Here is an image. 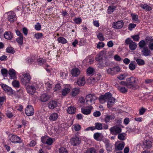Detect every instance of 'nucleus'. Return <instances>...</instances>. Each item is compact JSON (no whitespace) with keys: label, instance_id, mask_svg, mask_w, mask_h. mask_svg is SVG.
<instances>
[{"label":"nucleus","instance_id":"5fc2aeb1","mask_svg":"<svg viewBox=\"0 0 153 153\" xmlns=\"http://www.w3.org/2000/svg\"><path fill=\"white\" fill-rule=\"evenodd\" d=\"M6 52L8 53H14L15 51L14 50L13 48L9 47L6 49Z\"/></svg>","mask_w":153,"mask_h":153},{"label":"nucleus","instance_id":"72a5a7b5","mask_svg":"<svg viewBox=\"0 0 153 153\" xmlns=\"http://www.w3.org/2000/svg\"><path fill=\"white\" fill-rule=\"evenodd\" d=\"M129 48L131 50H135L137 47L136 43L134 42H133L129 45Z\"/></svg>","mask_w":153,"mask_h":153},{"label":"nucleus","instance_id":"052dcab7","mask_svg":"<svg viewBox=\"0 0 153 153\" xmlns=\"http://www.w3.org/2000/svg\"><path fill=\"white\" fill-rule=\"evenodd\" d=\"M146 44L145 41L143 40H141L139 43L138 45L140 47L143 48Z\"/></svg>","mask_w":153,"mask_h":153},{"label":"nucleus","instance_id":"69168bd1","mask_svg":"<svg viewBox=\"0 0 153 153\" xmlns=\"http://www.w3.org/2000/svg\"><path fill=\"white\" fill-rule=\"evenodd\" d=\"M52 84H50L49 82H47L45 83L46 88L48 90H49L52 87Z\"/></svg>","mask_w":153,"mask_h":153},{"label":"nucleus","instance_id":"09e8293b","mask_svg":"<svg viewBox=\"0 0 153 153\" xmlns=\"http://www.w3.org/2000/svg\"><path fill=\"white\" fill-rule=\"evenodd\" d=\"M6 100V97L4 96L0 97V108H1L4 103V102Z\"/></svg>","mask_w":153,"mask_h":153},{"label":"nucleus","instance_id":"a211bd4d","mask_svg":"<svg viewBox=\"0 0 153 153\" xmlns=\"http://www.w3.org/2000/svg\"><path fill=\"white\" fill-rule=\"evenodd\" d=\"M85 83V79L84 77H80L76 82L78 85L80 86L84 85Z\"/></svg>","mask_w":153,"mask_h":153},{"label":"nucleus","instance_id":"13d9d810","mask_svg":"<svg viewBox=\"0 0 153 153\" xmlns=\"http://www.w3.org/2000/svg\"><path fill=\"white\" fill-rule=\"evenodd\" d=\"M35 37L37 39H39L41 38L43 36V34L42 33H38L35 34L34 35Z\"/></svg>","mask_w":153,"mask_h":153},{"label":"nucleus","instance_id":"f8f14e48","mask_svg":"<svg viewBox=\"0 0 153 153\" xmlns=\"http://www.w3.org/2000/svg\"><path fill=\"white\" fill-rule=\"evenodd\" d=\"M7 19L10 22H13L16 19V14L13 12L10 11L7 13Z\"/></svg>","mask_w":153,"mask_h":153},{"label":"nucleus","instance_id":"bf43d9fd","mask_svg":"<svg viewBox=\"0 0 153 153\" xmlns=\"http://www.w3.org/2000/svg\"><path fill=\"white\" fill-rule=\"evenodd\" d=\"M59 153H68L67 150L64 147H61L59 149Z\"/></svg>","mask_w":153,"mask_h":153},{"label":"nucleus","instance_id":"0e129e2a","mask_svg":"<svg viewBox=\"0 0 153 153\" xmlns=\"http://www.w3.org/2000/svg\"><path fill=\"white\" fill-rule=\"evenodd\" d=\"M36 59L35 57H31V58H29L27 59V62L28 63H31L32 62H34Z\"/></svg>","mask_w":153,"mask_h":153},{"label":"nucleus","instance_id":"a878e982","mask_svg":"<svg viewBox=\"0 0 153 153\" xmlns=\"http://www.w3.org/2000/svg\"><path fill=\"white\" fill-rule=\"evenodd\" d=\"M58 117V115L57 113H53L51 114L49 117V119L51 121L56 120Z\"/></svg>","mask_w":153,"mask_h":153},{"label":"nucleus","instance_id":"1a4fd4ad","mask_svg":"<svg viewBox=\"0 0 153 153\" xmlns=\"http://www.w3.org/2000/svg\"><path fill=\"white\" fill-rule=\"evenodd\" d=\"M25 114L28 116L32 115L34 113V109L30 105H28L25 110Z\"/></svg>","mask_w":153,"mask_h":153},{"label":"nucleus","instance_id":"338daca9","mask_svg":"<svg viewBox=\"0 0 153 153\" xmlns=\"http://www.w3.org/2000/svg\"><path fill=\"white\" fill-rule=\"evenodd\" d=\"M146 110V109L144 108L143 107H142L139 109V114L142 115L143 114Z\"/></svg>","mask_w":153,"mask_h":153},{"label":"nucleus","instance_id":"20e7f679","mask_svg":"<svg viewBox=\"0 0 153 153\" xmlns=\"http://www.w3.org/2000/svg\"><path fill=\"white\" fill-rule=\"evenodd\" d=\"M109 130L111 134H112L117 135L121 132L122 129L119 126H115L111 128Z\"/></svg>","mask_w":153,"mask_h":153},{"label":"nucleus","instance_id":"49530a36","mask_svg":"<svg viewBox=\"0 0 153 153\" xmlns=\"http://www.w3.org/2000/svg\"><path fill=\"white\" fill-rule=\"evenodd\" d=\"M94 72V69L91 67H89L87 70V74L89 75L93 74Z\"/></svg>","mask_w":153,"mask_h":153},{"label":"nucleus","instance_id":"4468645a","mask_svg":"<svg viewBox=\"0 0 153 153\" xmlns=\"http://www.w3.org/2000/svg\"><path fill=\"white\" fill-rule=\"evenodd\" d=\"M115 118V116L114 114H106L105 115L104 118V121L106 123L110 122V120H112Z\"/></svg>","mask_w":153,"mask_h":153},{"label":"nucleus","instance_id":"f257e3e1","mask_svg":"<svg viewBox=\"0 0 153 153\" xmlns=\"http://www.w3.org/2000/svg\"><path fill=\"white\" fill-rule=\"evenodd\" d=\"M8 135L9 140L13 143H21L22 142L20 138L16 135L8 133Z\"/></svg>","mask_w":153,"mask_h":153},{"label":"nucleus","instance_id":"f3484780","mask_svg":"<svg viewBox=\"0 0 153 153\" xmlns=\"http://www.w3.org/2000/svg\"><path fill=\"white\" fill-rule=\"evenodd\" d=\"M106 149L107 151L111 152L112 151V145L110 143L109 141L108 140H105V141Z\"/></svg>","mask_w":153,"mask_h":153},{"label":"nucleus","instance_id":"a19ab883","mask_svg":"<svg viewBox=\"0 0 153 153\" xmlns=\"http://www.w3.org/2000/svg\"><path fill=\"white\" fill-rule=\"evenodd\" d=\"M57 40L59 43L63 44H65L67 42V41L65 38L63 37H59Z\"/></svg>","mask_w":153,"mask_h":153},{"label":"nucleus","instance_id":"6ab92c4d","mask_svg":"<svg viewBox=\"0 0 153 153\" xmlns=\"http://www.w3.org/2000/svg\"><path fill=\"white\" fill-rule=\"evenodd\" d=\"M57 105V102L55 101H51L48 103V107L51 109H53Z\"/></svg>","mask_w":153,"mask_h":153},{"label":"nucleus","instance_id":"ea45409f","mask_svg":"<svg viewBox=\"0 0 153 153\" xmlns=\"http://www.w3.org/2000/svg\"><path fill=\"white\" fill-rule=\"evenodd\" d=\"M126 82L131 83H135L136 82L135 78L133 77L128 78L126 79Z\"/></svg>","mask_w":153,"mask_h":153},{"label":"nucleus","instance_id":"6e6d98bb","mask_svg":"<svg viewBox=\"0 0 153 153\" xmlns=\"http://www.w3.org/2000/svg\"><path fill=\"white\" fill-rule=\"evenodd\" d=\"M131 37L133 39V40L137 42L139 40L140 37L138 35H136L131 36Z\"/></svg>","mask_w":153,"mask_h":153},{"label":"nucleus","instance_id":"2f4dec72","mask_svg":"<svg viewBox=\"0 0 153 153\" xmlns=\"http://www.w3.org/2000/svg\"><path fill=\"white\" fill-rule=\"evenodd\" d=\"M67 112L69 114H72L75 113L76 111V108L74 107L70 106L67 110Z\"/></svg>","mask_w":153,"mask_h":153},{"label":"nucleus","instance_id":"9d476101","mask_svg":"<svg viewBox=\"0 0 153 153\" xmlns=\"http://www.w3.org/2000/svg\"><path fill=\"white\" fill-rule=\"evenodd\" d=\"M86 102H90L92 103H94V101L96 99V97L94 94H89L87 95L85 98Z\"/></svg>","mask_w":153,"mask_h":153},{"label":"nucleus","instance_id":"5701e85b","mask_svg":"<svg viewBox=\"0 0 153 153\" xmlns=\"http://www.w3.org/2000/svg\"><path fill=\"white\" fill-rule=\"evenodd\" d=\"M142 52L143 55L145 56H150V51L148 48L147 47L144 48Z\"/></svg>","mask_w":153,"mask_h":153},{"label":"nucleus","instance_id":"aec40b11","mask_svg":"<svg viewBox=\"0 0 153 153\" xmlns=\"http://www.w3.org/2000/svg\"><path fill=\"white\" fill-rule=\"evenodd\" d=\"M80 71L77 68H74L71 70V74L74 77L77 76L80 74Z\"/></svg>","mask_w":153,"mask_h":153},{"label":"nucleus","instance_id":"423d86ee","mask_svg":"<svg viewBox=\"0 0 153 153\" xmlns=\"http://www.w3.org/2000/svg\"><path fill=\"white\" fill-rule=\"evenodd\" d=\"M24 78L21 79V82L24 85H26L27 84L30 82L31 77L28 73H26L23 75Z\"/></svg>","mask_w":153,"mask_h":153},{"label":"nucleus","instance_id":"e433bc0d","mask_svg":"<svg viewBox=\"0 0 153 153\" xmlns=\"http://www.w3.org/2000/svg\"><path fill=\"white\" fill-rule=\"evenodd\" d=\"M12 84L15 88H18L20 86L19 82L17 80H14L12 82Z\"/></svg>","mask_w":153,"mask_h":153},{"label":"nucleus","instance_id":"cd10ccee","mask_svg":"<svg viewBox=\"0 0 153 153\" xmlns=\"http://www.w3.org/2000/svg\"><path fill=\"white\" fill-rule=\"evenodd\" d=\"M8 73L10 76L11 79H15L16 78V72L13 69L9 70Z\"/></svg>","mask_w":153,"mask_h":153},{"label":"nucleus","instance_id":"864d4df0","mask_svg":"<svg viewBox=\"0 0 153 153\" xmlns=\"http://www.w3.org/2000/svg\"><path fill=\"white\" fill-rule=\"evenodd\" d=\"M37 61L38 64L40 65H42L46 62L45 60L41 58L38 59Z\"/></svg>","mask_w":153,"mask_h":153},{"label":"nucleus","instance_id":"412c9836","mask_svg":"<svg viewBox=\"0 0 153 153\" xmlns=\"http://www.w3.org/2000/svg\"><path fill=\"white\" fill-rule=\"evenodd\" d=\"M116 99L112 96L107 102V106L108 108L111 107L114 104Z\"/></svg>","mask_w":153,"mask_h":153},{"label":"nucleus","instance_id":"c03bdc74","mask_svg":"<svg viewBox=\"0 0 153 153\" xmlns=\"http://www.w3.org/2000/svg\"><path fill=\"white\" fill-rule=\"evenodd\" d=\"M53 142V141L52 139L48 137V138H47L45 142V143L44 144L51 145L52 144Z\"/></svg>","mask_w":153,"mask_h":153},{"label":"nucleus","instance_id":"4be33fe9","mask_svg":"<svg viewBox=\"0 0 153 153\" xmlns=\"http://www.w3.org/2000/svg\"><path fill=\"white\" fill-rule=\"evenodd\" d=\"M101 75L100 74H97L96 75L95 77H90V79L92 83H94L98 81H99L100 79Z\"/></svg>","mask_w":153,"mask_h":153},{"label":"nucleus","instance_id":"c756f323","mask_svg":"<svg viewBox=\"0 0 153 153\" xmlns=\"http://www.w3.org/2000/svg\"><path fill=\"white\" fill-rule=\"evenodd\" d=\"M124 146L125 143L124 142L122 143H119L115 147V150L116 151L121 150L124 148Z\"/></svg>","mask_w":153,"mask_h":153},{"label":"nucleus","instance_id":"3c124183","mask_svg":"<svg viewBox=\"0 0 153 153\" xmlns=\"http://www.w3.org/2000/svg\"><path fill=\"white\" fill-rule=\"evenodd\" d=\"M73 128L76 131H79L81 128V126L79 124H76L73 126Z\"/></svg>","mask_w":153,"mask_h":153},{"label":"nucleus","instance_id":"e2e57ef3","mask_svg":"<svg viewBox=\"0 0 153 153\" xmlns=\"http://www.w3.org/2000/svg\"><path fill=\"white\" fill-rule=\"evenodd\" d=\"M97 37L99 39L100 41H102L105 40V38L102 34L101 33H99L97 35Z\"/></svg>","mask_w":153,"mask_h":153},{"label":"nucleus","instance_id":"0eeeda50","mask_svg":"<svg viewBox=\"0 0 153 153\" xmlns=\"http://www.w3.org/2000/svg\"><path fill=\"white\" fill-rule=\"evenodd\" d=\"M124 25V22L122 20L113 23L112 27L116 29H120L122 28Z\"/></svg>","mask_w":153,"mask_h":153},{"label":"nucleus","instance_id":"6e6552de","mask_svg":"<svg viewBox=\"0 0 153 153\" xmlns=\"http://www.w3.org/2000/svg\"><path fill=\"white\" fill-rule=\"evenodd\" d=\"M71 143L73 146H77L81 143V139L79 137L75 136L71 139Z\"/></svg>","mask_w":153,"mask_h":153},{"label":"nucleus","instance_id":"4d7b16f0","mask_svg":"<svg viewBox=\"0 0 153 153\" xmlns=\"http://www.w3.org/2000/svg\"><path fill=\"white\" fill-rule=\"evenodd\" d=\"M132 19L134 21H138V16L137 15L132 14Z\"/></svg>","mask_w":153,"mask_h":153},{"label":"nucleus","instance_id":"b1692460","mask_svg":"<svg viewBox=\"0 0 153 153\" xmlns=\"http://www.w3.org/2000/svg\"><path fill=\"white\" fill-rule=\"evenodd\" d=\"M23 90L22 89H20L15 94V96L17 98H19L22 97L23 96Z\"/></svg>","mask_w":153,"mask_h":153},{"label":"nucleus","instance_id":"37998d69","mask_svg":"<svg viewBox=\"0 0 153 153\" xmlns=\"http://www.w3.org/2000/svg\"><path fill=\"white\" fill-rule=\"evenodd\" d=\"M124 133H119L118 135V138L119 140H124L126 139Z\"/></svg>","mask_w":153,"mask_h":153},{"label":"nucleus","instance_id":"603ef678","mask_svg":"<svg viewBox=\"0 0 153 153\" xmlns=\"http://www.w3.org/2000/svg\"><path fill=\"white\" fill-rule=\"evenodd\" d=\"M74 22L77 24H80L82 21V19L81 18H76L75 19H73Z\"/></svg>","mask_w":153,"mask_h":153},{"label":"nucleus","instance_id":"58836bf2","mask_svg":"<svg viewBox=\"0 0 153 153\" xmlns=\"http://www.w3.org/2000/svg\"><path fill=\"white\" fill-rule=\"evenodd\" d=\"M84 153H97V152L94 148L91 147L87 149Z\"/></svg>","mask_w":153,"mask_h":153},{"label":"nucleus","instance_id":"f03ea898","mask_svg":"<svg viewBox=\"0 0 153 153\" xmlns=\"http://www.w3.org/2000/svg\"><path fill=\"white\" fill-rule=\"evenodd\" d=\"M120 67L118 66H116L112 68L107 69L106 71L108 74L113 76L117 74L120 71Z\"/></svg>","mask_w":153,"mask_h":153},{"label":"nucleus","instance_id":"8fccbe9b","mask_svg":"<svg viewBox=\"0 0 153 153\" xmlns=\"http://www.w3.org/2000/svg\"><path fill=\"white\" fill-rule=\"evenodd\" d=\"M23 36L19 37L16 39V42L20 45L23 44Z\"/></svg>","mask_w":153,"mask_h":153},{"label":"nucleus","instance_id":"7ed1b4c3","mask_svg":"<svg viewBox=\"0 0 153 153\" xmlns=\"http://www.w3.org/2000/svg\"><path fill=\"white\" fill-rule=\"evenodd\" d=\"M112 96V95L110 93H106L104 95H102L100 96V102L102 103H103L108 100Z\"/></svg>","mask_w":153,"mask_h":153},{"label":"nucleus","instance_id":"774afa93","mask_svg":"<svg viewBox=\"0 0 153 153\" xmlns=\"http://www.w3.org/2000/svg\"><path fill=\"white\" fill-rule=\"evenodd\" d=\"M133 41L130 38H128L125 40V43L126 45H130L133 42Z\"/></svg>","mask_w":153,"mask_h":153},{"label":"nucleus","instance_id":"39448f33","mask_svg":"<svg viewBox=\"0 0 153 153\" xmlns=\"http://www.w3.org/2000/svg\"><path fill=\"white\" fill-rule=\"evenodd\" d=\"M95 60L96 61L98 62L99 67L102 68L104 67V63L105 62V61L103 59V57L100 54L96 55Z\"/></svg>","mask_w":153,"mask_h":153},{"label":"nucleus","instance_id":"f704fd0d","mask_svg":"<svg viewBox=\"0 0 153 153\" xmlns=\"http://www.w3.org/2000/svg\"><path fill=\"white\" fill-rule=\"evenodd\" d=\"M118 88L119 91L123 93H126L128 91V89L124 87L119 86H118Z\"/></svg>","mask_w":153,"mask_h":153},{"label":"nucleus","instance_id":"bb28decb","mask_svg":"<svg viewBox=\"0 0 153 153\" xmlns=\"http://www.w3.org/2000/svg\"><path fill=\"white\" fill-rule=\"evenodd\" d=\"M80 92V89L79 88H75L73 89L71 92V95L73 97L76 96Z\"/></svg>","mask_w":153,"mask_h":153},{"label":"nucleus","instance_id":"ddd939ff","mask_svg":"<svg viewBox=\"0 0 153 153\" xmlns=\"http://www.w3.org/2000/svg\"><path fill=\"white\" fill-rule=\"evenodd\" d=\"M1 87L6 92H9L10 95L13 93V90L10 87L4 84H1Z\"/></svg>","mask_w":153,"mask_h":153},{"label":"nucleus","instance_id":"7c9ffc66","mask_svg":"<svg viewBox=\"0 0 153 153\" xmlns=\"http://www.w3.org/2000/svg\"><path fill=\"white\" fill-rule=\"evenodd\" d=\"M95 126H94V130L95 129L98 130H101L103 129L102 124L100 123H96L95 124Z\"/></svg>","mask_w":153,"mask_h":153},{"label":"nucleus","instance_id":"79ce46f5","mask_svg":"<svg viewBox=\"0 0 153 153\" xmlns=\"http://www.w3.org/2000/svg\"><path fill=\"white\" fill-rule=\"evenodd\" d=\"M116 7L114 6H110L108 7V13L109 14H111L112 13L115 9Z\"/></svg>","mask_w":153,"mask_h":153},{"label":"nucleus","instance_id":"2eb2a0df","mask_svg":"<svg viewBox=\"0 0 153 153\" xmlns=\"http://www.w3.org/2000/svg\"><path fill=\"white\" fill-rule=\"evenodd\" d=\"M27 92L31 94H33L36 91V89L33 86H28L27 87Z\"/></svg>","mask_w":153,"mask_h":153},{"label":"nucleus","instance_id":"de8ad7c7","mask_svg":"<svg viewBox=\"0 0 153 153\" xmlns=\"http://www.w3.org/2000/svg\"><path fill=\"white\" fill-rule=\"evenodd\" d=\"M128 67L131 70L133 71L135 69L136 66L134 64L133 62H131L129 64Z\"/></svg>","mask_w":153,"mask_h":153},{"label":"nucleus","instance_id":"4c0bfd02","mask_svg":"<svg viewBox=\"0 0 153 153\" xmlns=\"http://www.w3.org/2000/svg\"><path fill=\"white\" fill-rule=\"evenodd\" d=\"M70 89L68 88H65L62 91V95L63 96H65L70 91Z\"/></svg>","mask_w":153,"mask_h":153},{"label":"nucleus","instance_id":"c9c22d12","mask_svg":"<svg viewBox=\"0 0 153 153\" xmlns=\"http://www.w3.org/2000/svg\"><path fill=\"white\" fill-rule=\"evenodd\" d=\"M136 61L138 65L139 66L143 65L145 64V62L143 59H136Z\"/></svg>","mask_w":153,"mask_h":153},{"label":"nucleus","instance_id":"a18cd8bd","mask_svg":"<svg viewBox=\"0 0 153 153\" xmlns=\"http://www.w3.org/2000/svg\"><path fill=\"white\" fill-rule=\"evenodd\" d=\"M8 72L7 70L5 68H3L1 70V74L4 77L7 76Z\"/></svg>","mask_w":153,"mask_h":153},{"label":"nucleus","instance_id":"680f3d73","mask_svg":"<svg viewBox=\"0 0 153 153\" xmlns=\"http://www.w3.org/2000/svg\"><path fill=\"white\" fill-rule=\"evenodd\" d=\"M105 44L104 43L101 42H98L97 45V47L99 49L100 48H103Z\"/></svg>","mask_w":153,"mask_h":153},{"label":"nucleus","instance_id":"dca6fc26","mask_svg":"<svg viewBox=\"0 0 153 153\" xmlns=\"http://www.w3.org/2000/svg\"><path fill=\"white\" fill-rule=\"evenodd\" d=\"M49 98V96L45 93L41 95L40 97L39 100L42 102H45L48 101Z\"/></svg>","mask_w":153,"mask_h":153},{"label":"nucleus","instance_id":"473e14b6","mask_svg":"<svg viewBox=\"0 0 153 153\" xmlns=\"http://www.w3.org/2000/svg\"><path fill=\"white\" fill-rule=\"evenodd\" d=\"M140 7L143 9L147 11H150L152 10L151 7L147 4H141Z\"/></svg>","mask_w":153,"mask_h":153},{"label":"nucleus","instance_id":"393cba45","mask_svg":"<svg viewBox=\"0 0 153 153\" xmlns=\"http://www.w3.org/2000/svg\"><path fill=\"white\" fill-rule=\"evenodd\" d=\"M143 146L145 148L149 149L152 146V142L149 140H146L144 142Z\"/></svg>","mask_w":153,"mask_h":153},{"label":"nucleus","instance_id":"c85d7f7f","mask_svg":"<svg viewBox=\"0 0 153 153\" xmlns=\"http://www.w3.org/2000/svg\"><path fill=\"white\" fill-rule=\"evenodd\" d=\"M4 38L7 39H10L13 38V35L10 32H6L4 33Z\"/></svg>","mask_w":153,"mask_h":153},{"label":"nucleus","instance_id":"9b49d317","mask_svg":"<svg viewBox=\"0 0 153 153\" xmlns=\"http://www.w3.org/2000/svg\"><path fill=\"white\" fill-rule=\"evenodd\" d=\"M93 109V107L91 105H90L86 107L85 108H81V112L82 114H89L91 113V110Z\"/></svg>","mask_w":153,"mask_h":153}]
</instances>
